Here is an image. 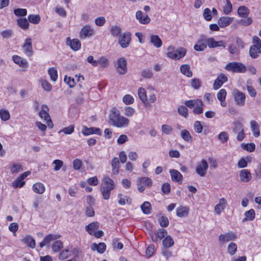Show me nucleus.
<instances>
[{
	"label": "nucleus",
	"mask_w": 261,
	"mask_h": 261,
	"mask_svg": "<svg viewBox=\"0 0 261 261\" xmlns=\"http://www.w3.org/2000/svg\"><path fill=\"white\" fill-rule=\"evenodd\" d=\"M109 119L112 125L119 128L126 127L129 124V120L121 115L120 111L115 108L111 110Z\"/></svg>",
	"instance_id": "obj_1"
},
{
	"label": "nucleus",
	"mask_w": 261,
	"mask_h": 261,
	"mask_svg": "<svg viewBox=\"0 0 261 261\" xmlns=\"http://www.w3.org/2000/svg\"><path fill=\"white\" fill-rule=\"evenodd\" d=\"M115 185L113 180L108 176H105L102 179V184L100 187V191L103 198L109 199L111 192L115 188Z\"/></svg>",
	"instance_id": "obj_2"
},
{
	"label": "nucleus",
	"mask_w": 261,
	"mask_h": 261,
	"mask_svg": "<svg viewBox=\"0 0 261 261\" xmlns=\"http://www.w3.org/2000/svg\"><path fill=\"white\" fill-rule=\"evenodd\" d=\"M187 52L184 47H179L177 49L173 45H169L167 48L166 56L172 60H179L184 57Z\"/></svg>",
	"instance_id": "obj_3"
},
{
	"label": "nucleus",
	"mask_w": 261,
	"mask_h": 261,
	"mask_svg": "<svg viewBox=\"0 0 261 261\" xmlns=\"http://www.w3.org/2000/svg\"><path fill=\"white\" fill-rule=\"evenodd\" d=\"M185 105L190 109L193 108V113L195 114L199 115L203 113V103L200 99L187 100L185 102Z\"/></svg>",
	"instance_id": "obj_4"
},
{
	"label": "nucleus",
	"mask_w": 261,
	"mask_h": 261,
	"mask_svg": "<svg viewBox=\"0 0 261 261\" xmlns=\"http://www.w3.org/2000/svg\"><path fill=\"white\" fill-rule=\"evenodd\" d=\"M253 45L249 49V55L253 59L257 58L259 54H261V40L257 36H254L252 38Z\"/></svg>",
	"instance_id": "obj_5"
},
{
	"label": "nucleus",
	"mask_w": 261,
	"mask_h": 261,
	"mask_svg": "<svg viewBox=\"0 0 261 261\" xmlns=\"http://www.w3.org/2000/svg\"><path fill=\"white\" fill-rule=\"evenodd\" d=\"M87 62L94 67L99 66L102 68H106L109 65L108 59L103 56L99 58L97 60H94L92 56H89L87 58Z\"/></svg>",
	"instance_id": "obj_6"
},
{
	"label": "nucleus",
	"mask_w": 261,
	"mask_h": 261,
	"mask_svg": "<svg viewBox=\"0 0 261 261\" xmlns=\"http://www.w3.org/2000/svg\"><path fill=\"white\" fill-rule=\"evenodd\" d=\"M225 68L227 71L238 73H243L247 70L246 67L243 64L236 62L228 63Z\"/></svg>",
	"instance_id": "obj_7"
},
{
	"label": "nucleus",
	"mask_w": 261,
	"mask_h": 261,
	"mask_svg": "<svg viewBox=\"0 0 261 261\" xmlns=\"http://www.w3.org/2000/svg\"><path fill=\"white\" fill-rule=\"evenodd\" d=\"M208 168V165L206 160L203 159L196 166V172L201 177H204Z\"/></svg>",
	"instance_id": "obj_8"
},
{
	"label": "nucleus",
	"mask_w": 261,
	"mask_h": 261,
	"mask_svg": "<svg viewBox=\"0 0 261 261\" xmlns=\"http://www.w3.org/2000/svg\"><path fill=\"white\" fill-rule=\"evenodd\" d=\"M233 96L237 105L240 106L245 105L246 99L245 93L238 90H235L233 92Z\"/></svg>",
	"instance_id": "obj_9"
},
{
	"label": "nucleus",
	"mask_w": 261,
	"mask_h": 261,
	"mask_svg": "<svg viewBox=\"0 0 261 261\" xmlns=\"http://www.w3.org/2000/svg\"><path fill=\"white\" fill-rule=\"evenodd\" d=\"M116 68L119 74L123 75L127 72L126 61L124 58H120L117 60Z\"/></svg>",
	"instance_id": "obj_10"
},
{
	"label": "nucleus",
	"mask_w": 261,
	"mask_h": 261,
	"mask_svg": "<svg viewBox=\"0 0 261 261\" xmlns=\"http://www.w3.org/2000/svg\"><path fill=\"white\" fill-rule=\"evenodd\" d=\"M207 47L206 37L204 35L200 36L194 48L196 51H201L204 50Z\"/></svg>",
	"instance_id": "obj_11"
},
{
	"label": "nucleus",
	"mask_w": 261,
	"mask_h": 261,
	"mask_svg": "<svg viewBox=\"0 0 261 261\" xmlns=\"http://www.w3.org/2000/svg\"><path fill=\"white\" fill-rule=\"evenodd\" d=\"M237 238V235L234 232H229L224 234H220L219 237V241L221 244H224L226 242L234 241Z\"/></svg>",
	"instance_id": "obj_12"
},
{
	"label": "nucleus",
	"mask_w": 261,
	"mask_h": 261,
	"mask_svg": "<svg viewBox=\"0 0 261 261\" xmlns=\"http://www.w3.org/2000/svg\"><path fill=\"white\" fill-rule=\"evenodd\" d=\"M227 204V200L224 198H221L219 200V203L214 207L215 214L220 215L225 210Z\"/></svg>",
	"instance_id": "obj_13"
},
{
	"label": "nucleus",
	"mask_w": 261,
	"mask_h": 261,
	"mask_svg": "<svg viewBox=\"0 0 261 261\" xmlns=\"http://www.w3.org/2000/svg\"><path fill=\"white\" fill-rule=\"evenodd\" d=\"M32 44V39L30 38H28L25 40L22 45L23 53L28 57H31L33 54Z\"/></svg>",
	"instance_id": "obj_14"
},
{
	"label": "nucleus",
	"mask_w": 261,
	"mask_h": 261,
	"mask_svg": "<svg viewBox=\"0 0 261 261\" xmlns=\"http://www.w3.org/2000/svg\"><path fill=\"white\" fill-rule=\"evenodd\" d=\"M135 16L136 19L142 24H147L151 21L149 17L145 14L142 11H137Z\"/></svg>",
	"instance_id": "obj_15"
},
{
	"label": "nucleus",
	"mask_w": 261,
	"mask_h": 261,
	"mask_svg": "<svg viewBox=\"0 0 261 261\" xmlns=\"http://www.w3.org/2000/svg\"><path fill=\"white\" fill-rule=\"evenodd\" d=\"M131 39L130 34L129 33H124L119 36L118 42L123 48L128 46Z\"/></svg>",
	"instance_id": "obj_16"
},
{
	"label": "nucleus",
	"mask_w": 261,
	"mask_h": 261,
	"mask_svg": "<svg viewBox=\"0 0 261 261\" xmlns=\"http://www.w3.org/2000/svg\"><path fill=\"white\" fill-rule=\"evenodd\" d=\"M82 133L83 135L87 136L92 134H96L100 136L101 135V131L100 128L97 127H87L86 126L83 127Z\"/></svg>",
	"instance_id": "obj_17"
},
{
	"label": "nucleus",
	"mask_w": 261,
	"mask_h": 261,
	"mask_svg": "<svg viewBox=\"0 0 261 261\" xmlns=\"http://www.w3.org/2000/svg\"><path fill=\"white\" fill-rule=\"evenodd\" d=\"M60 237L61 236L59 234H49L47 235L44 237L43 241L40 243L39 246L41 248H42L44 246H48L51 241L56 240Z\"/></svg>",
	"instance_id": "obj_18"
},
{
	"label": "nucleus",
	"mask_w": 261,
	"mask_h": 261,
	"mask_svg": "<svg viewBox=\"0 0 261 261\" xmlns=\"http://www.w3.org/2000/svg\"><path fill=\"white\" fill-rule=\"evenodd\" d=\"M207 46L210 48L216 47H226V43L223 41H216L213 38L206 37Z\"/></svg>",
	"instance_id": "obj_19"
},
{
	"label": "nucleus",
	"mask_w": 261,
	"mask_h": 261,
	"mask_svg": "<svg viewBox=\"0 0 261 261\" xmlns=\"http://www.w3.org/2000/svg\"><path fill=\"white\" fill-rule=\"evenodd\" d=\"M227 77L224 74H220L213 84V88L217 90L220 88L222 85L227 81Z\"/></svg>",
	"instance_id": "obj_20"
},
{
	"label": "nucleus",
	"mask_w": 261,
	"mask_h": 261,
	"mask_svg": "<svg viewBox=\"0 0 261 261\" xmlns=\"http://www.w3.org/2000/svg\"><path fill=\"white\" fill-rule=\"evenodd\" d=\"M94 31L90 25L84 26L80 32V37L82 39H85L93 35Z\"/></svg>",
	"instance_id": "obj_21"
},
{
	"label": "nucleus",
	"mask_w": 261,
	"mask_h": 261,
	"mask_svg": "<svg viewBox=\"0 0 261 261\" xmlns=\"http://www.w3.org/2000/svg\"><path fill=\"white\" fill-rule=\"evenodd\" d=\"M233 19V17L227 16L222 17L219 19L218 23L220 27L226 28L232 22Z\"/></svg>",
	"instance_id": "obj_22"
},
{
	"label": "nucleus",
	"mask_w": 261,
	"mask_h": 261,
	"mask_svg": "<svg viewBox=\"0 0 261 261\" xmlns=\"http://www.w3.org/2000/svg\"><path fill=\"white\" fill-rule=\"evenodd\" d=\"M169 172L173 181H176L179 184L182 182V175L178 171L175 169H170Z\"/></svg>",
	"instance_id": "obj_23"
},
{
	"label": "nucleus",
	"mask_w": 261,
	"mask_h": 261,
	"mask_svg": "<svg viewBox=\"0 0 261 261\" xmlns=\"http://www.w3.org/2000/svg\"><path fill=\"white\" fill-rule=\"evenodd\" d=\"M138 94L140 99L144 103L145 107H147L150 106L149 102H148L147 98L146 90L145 89L143 88H139Z\"/></svg>",
	"instance_id": "obj_24"
},
{
	"label": "nucleus",
	"mask_w": 261,
	"mask_h": 261,
	"mask_svg": "<svg viewBox=\"0 0 261 261\" xmlns=\"http://www.w3.org/2000/svg\"><path fill=\"white\" fill-rule=\"evenodd\" d=\"M67 44L74 50H78L81 48V43L77 39L70 40L69 38L67 39Z\"/></svg>",
	"instance_id": "obj_25"
},
{
	"label": "nucleus",
	"mask_w": 261,
	"mask_h": 261,
	"mask_svg": "<svg viewBox=\"0 0 261 261\" xmlns=\"http://www.w3.org/2000/svg\"><path fill=\"white\" fill-rule=\"evenodd\" d=\"M240 180L245 182L249 181L251 178V174L250 172L247 169H243L240 172Z\"/></svg>",
	"instance_id": "obj_26"
},
{
	"label": "nucleus",
	"mask_w": 261,
	"mask_h": 261,
	"mask_svg": "<svg viewBox=\"0 0 261 261\" xmlns=\"http://www.w3.org/2000/svg\"><path fill=\"white\" fill-rule=\"evenodd\" d=\"M12 60L15 64L18 65L21 67H27L28 66L27 61L17 55L13 56Z\"/></svg>",
	"instance_id": "obj_27"
},
{
	"label": "nucleus",
	"mask_w": 261,
	"mask_h": 261,
	"mask_svg": "<svg viewBox=\"0 0 261 261\" xmlns=\"http://www.w3.org/2000/svg\"><path fill=\"white\" fill-rule=\"evenodd\" d=\"M226 94V91L224 89H221L217 93V98L220 101L221 106L223 107L226 106V103L225 101Z\"/></svg>",
	"instance_id": "obj_28"
},
{
	"label": "nucleus",
	"mask_w": 261,
	"mask_h": 261,
	"mask_svg": "<svg viewBox=\"0 0 261 261\" xmlns=\"http://www.w3.org/2000/svg\"><path fill=\"white\" fill-rule=\"evenodd\" d=\"M112 172L117 175L119 172L120 162L117 158H114L111 161Z\"/></svg>",
	"instance_id": "obj_29"
},
{
	"label": "nucleus",
	"mask_w": 261,
	"mask_h": 261,
	"mask_svg": "<svg viewBox=\"0 0 261 261\" xmlns=\"http://www.w3.org/2000/svg\"><path fill=\"white\" fill-rule=\"evenodd\" d=\"M180 71L182 74L188 77H191L193 75L190 66L188 64L181 65L180 67Z\"/></svg>",
	"instance_id": "obj_30"
},
{
	"label": "nucleus",
	"mask_w": 261,
	"mask_h": 261,
	"mask_svg": "<svg viewBox=\"0 0 261 261\" xmlns=\"http://www.w3.org/2000/svg\"><path fill=\"white\" fill-rule=\"evenodd\" d=\"M250 127L251 130L253 132V135L255 137H258L260 135L259 126L256 121L255 120H251L250 122Z\"/></svg>",
	"instance_id": "obj_31"
},
{
	"label": "nucleus",
	"mask_w": 261,
	"mask_h": 261,
	"mask_svg": "<svg viewBox=\"0 0 261 261\" xmlns=\"http://www.w3.org/2000/svg\"><path fill=\"white\" fill-rule=\"evenodd\" d=\"M189 212V208L187 206H180L176 208V215L179 217L187 216Z\"/></svg>",
	"instance_id": "obj_32"
},
{
	"label": "nucleus",
	"mask_w": 261,
	"mask_h": 261,
	"mask_svg": "<svg viewBox=\"0 0 261 261\" xmlns=\"http://www.w3.org/2000/svg\"><path fill=\"white\" fill-rule=\"evenodd\" d=\"M48 111V107L46 105H43L41 107V110L39 113V115L42 119L47 120L50 117Z\"/></svg>",
	"instance_id": "obj_33"
},
{
	"label": "nucleus",
	"mask_w": 261,
	"mask_h": 261,
	"mask_svg": "<svg viewBox=\"0 0 261 261\" xmlns=\"http://www.w3.org/2000/svg\"><path fill=\"white\" fill-rule=\"evenodd\" d=\"M91 249L93 250H97L99 253H102L106 249V245L104 243H100L98 244L96 243L92 244Z\"/></svg>",
	"instance_id": "obj_34"
},
{
	"label": "nucleus",
	"mask_w": 261,
	"mask_h": 261,
	"mask_svg": "<svg viewBox=\"0 0 261 261\" xmlns=\"http://www.w3.org/2000/svg\"><path fill=\"white\" fill-rule=\"evenodd\" d=\"M245 218L243 219L242 222H245L246 221H252L255 218V213L253 209H250L246 211L245 214Z\"/></svg>",
	"instance_id": "obj_35"
},
{
	"label": "nucleus",
	"mask_w": 261,
	"mask_h": 261,
	"mask_svg": "<svg viewBox=\"0 0 261 261\" xmlns=\"http://www.w3.org/2000/svg\"><path fill=\"white\" fill-rule=\"evenodd\" d=\"M150 42L156 48H159L162 45V41L159 36L152 35L150 37Z\"/></svg>",
	"instance_id": "obj_36"
},
{
	"label": "nucleus",
	"mask_w": 261,
	"mask_h": 261,
	"mask_svg": "<svg viewBox=\"0 0 261 261\" xmlns=\"http://www.w3.org/2000/svg\"><path fill=\"white\" fill-rule=\"evenodd\" d=\"M33 190L35 193L42 194L45 192V187L42 183L37 182L34 184Z\"/></svg>",
	"instance_id": "obj_37"
},
{
	"label": "nucleus",
	"mask_w": 261,
	"mask_h": 261,
	"mask_svg": "<svg viewBox=\"0 0 261 261\" xmlns=\"http://www.w3.org/2000/svg\"><path fill=\"white\" fill-rule=\"evenodd\" d=\"M99 228V223L97 222H92L86 227V230L90 234H92L94 231Z\"/></svg>",
	"instance_id": "obj_38"
},
{
	"label": "nucleus",
	"mask_w": 261,
	"mask_h": 261,
	"mask_svg": "<svg viewBox=\"0 0 261 261\" xmlns=\"http://www.w3.org/2000/svg\"><path fill=\"white\" fill-rule=\"evenodd\" d=\"M244 129V127L242 123L239 121H235L232 123V130L234 134H237L238 132Z\"/></svg>",
	"instance_id": "obj_39"
},
{
	"label": "nucleus",
	"mask_w": 261,
	"mask_h": 261,
	"mask_svg": "<svg viewBox=\"0 0 261 261\" xmlns=\"http://www.w3.org/2000/svg\"><path fill=\"white\" fill-rule=\"evenodd\" d=\"M21 242L32 248H34L35 247V241L30 236H27L23 239H22Z\"/></svg>",
	"instance_id": "obj_40"
},
{
	"label": "nucleus",
	"mask_w": 261,
	"mask_h": 261,
	"mask_svg": "<svg viewBox=\"0 0 261 261\" xmlns=\"http://www.w3.org/2000/svg\"><path fill=\"white\" fill-rule=\"evenodd\" d=\"M17 25L22 29L27 30L29 28V23L26 18H22L18 19L17 20Z\"/></svg>",
	"instance_id": "obj_41"
},
{
	"label": "nucleus",
	"mask_w": 261,
	"mask_h": 261,
	"mask_svg": "<svg viewBox=\"0 0 261 261\" xmlns=\"http://www.w3.org/2000/svg\"><path fill=\"white\" fill-rule=\"evenodd\" d=\"M249 13L248 8L245 6H242L239 7L238 9V15L243 18H246L248 16Z\"/></svg>",
	"instance_id": "obj_42"
},
{
	"label": "nucleus",
	"mask_w": 261,
	"mask_h": 261,
	"mask_svg": "<svg viewBox=\"0 0 261 261\" xmlns=\"http://www.w3.org/2000/svg\"><path fill=\"white\" fill-rule=\"evenodd\" d=\"M162 243L165 248H168L173 246L174 243L170 236H166L163 239Z\"/></svg>",
	"instance_id": "obj_43"
},
{
	"label": "nucleus",
	"mask_w": 261,
	"mask_h": 261,
	"mask_svg": "<svg viewBox=\"0 0 261 261\" xmlns=\"http://www.w3.org/2000/svg\"><path fill=\"white\" fill-rule=\"evenodd\" d=\"M10 170L12 173H15L22 171L23 168L21 164L14 163L10 166Z\"/></svg>",
	"instance_id": "obj_44"
},
{
	"label": "nucleus",
	"mask_w": 261,
	"mask_h": 261,
	"mask_svg": "<svg viewBox=\"0 0 261 261\" xmlns=\"http://www.w3.org/2000/svg\"><path fill=\"white\" fill-rule=\"evenodd\" d=\"M28 21L33 24H38L41 20L40 16L38 14L36 15H29L28 16Z\"/></svg>",
	"instance_id": "obj_45"
},
{
	"label": "nucleus",
	"mask_w": 261,
	"mask_h": 261,
	"mask_svg": "<svg viewBox=\"0 0 261 261\" xmlns=\"http://www.w3.org/2000/svg\"><path fill=\"white\" fill-rule=\"evenodd\" d=\"M143 213L145 214H149L150 213L151 206L150 202L148 201L144 202L141 206Z\"/></svg>",
	"instance_id": "obj_46"
},
{
	"label": "nucleus",
	"mask_w": 261,
	"mask_h": 261,
	"mask_svg": "<svg viewBox=\"0 0 261 261\" xmlns=\"http://www.w3.org/2000/svg\"><path fill=\"white\" fill-rule=\"evenodd\" d=\"M48 73L53 81L55 82L57 81L58 79V72L57 70L55 68H49L48 70Z\"/></svg>",
	"instance_id": "obj_47"
},
{
	"label": "nucleus",
	"mask_w": 261,
	"mask_h": 261,
	"mask_svg": "<svg viewBox=\"0 0 261 261\" xmlns=\"http://www.w3.org/2000/svg\"><path fill=\"white\" fill-rule=\"evenodd\" d=\"M121 27L118 25H113L110 29L111 34L114 37L118 36L121 33Z\"/></svg>",
	"instance_id": "obj_48"
},
{
	"label": "nucleus",
	"mask_w": 261,
	"mask_h": 261,
	"mask_svg": "<svg viewBox=\"0 0 261 261\" xmlns=\"http://www.w3.org/2000/svg\"><path fill=\"white\" fill-rule=\"evenodd\" d=\"M122 196V194H119L118 197H120V199L118 201V203L121 205H124L126 203L130 204L132 203V199L131 198L126 196L124 198H121V196Z\"/></svg>",
	"instance_id": "obj_49"
},
{
	"label": "nucleus",
	"mask_w": 261,
	"mask_h": 261,
	"mask_svg": "<svg viewBox=\"0 0 261 261\" xmlns=\"http://www.w3.org/2000/svg\"><path fill=\"white\" fill-rule=\"evenodd\" d=\"M181 138L186 142H192V137L188 130L184 129L181 132Z\"/></svg>",
	"instance_id": "obj_50"
},
{
	"label": "nucleus",
	"mask_w": 261,
	"mask_h": 261,
	"mask_svg": "<svg viewBox=\"0 0 261 261\" xmlns=\"http://www.w3.org/2000/svg\"><path fill=\"white\" fill-rule=\"evenodd\" d=\"M243 149L247 150L249 152L253 151L255 149V145L253 143L248 144H242L241 145Z\"/></svg>",
	"instance_id": "obj_51"
},
{
	"label": "nucleus",
	"mask_w": 261,
	"mask_h": 261,
	"mask_svg": "<svg viewBox=\"0 0 261 261\" xmlns=\"http://www.w3.org/2000/svg\"><path fill=\"white\" fill-rule=\"evenodd\" d=\"M0 117L3 121H7L10 119V115L8 111L2 109L0 110Z\"/></svg>",
	"instance_id": "obj_52"
},
{
	"label": "nucleus",
	"mask_w": 261,
	"mask_h": 261,
	"mask_svg": "<svg viewBox=\"0 0 261 261\" xmlns=\"http://www.w3.org/2000/svg\"><path fill=\"white\" fill-rule=\"evenodd\" d=\"M228 252L231 255H234L237 250V245L234 243H230L228 246Z\"/></svg>",
	"instance_id": "obj_53"
},
{
	"label": "nucleus",
	"mask_w": 261,
	"mask_h": 261,
	"mask_svg": "<svg viewBox=\"0 0 261 261\" xmlns=\"http://www.w3.org/2000/svg\"><path fill=\"white\" fill-rule=\"evenodd\" d=\"M74 130V126L73 125H70L67 127H64L63 129L60 130L59 132V133L61 132H63L66 135L71 134L73 133Z\"/></svg>",
	"instance_id": "obj_54"
},
{
	"label": "nucleus",
	"mask_w": 261,
	"mask_h": 261,
	"mask_svg": "<svg viewBox=\"0 0 261 261\" xmlns=\"http://www.w3.org/2000/svg\"><path fill=\"white\" fill-rule=\"evenodd\" d=\"M123 101L125 105H131L134 103V99L132 95L126 94L123 96Z\"/></svg>",
	"instance_id": "obj_55"
},
{
	"label": "nucleus",
	"mask_w": 261,
	"mask_h": 261,
	"mask_svg": "<svg viewBox=\"0 0 261 261\" xmlns=\"http://www.w3.org/2000/svg\"><path fill=\"white\" fill-rule=\"evenodd\" d=\"M135 110L134 108L127 107L124 109V115L128 117H133L135 114Z\"/></svg>",
	"instance_id": "obj_56"
},
{
	"label": "nucleus",
	"mask_w": 261,
	"mask_h": 261,
	"mask_svg": "<svg viewBox=\"0 0 261 261\" xmlns=\"http://www.w3.org/2000/svg\"><path fill=\"white\" fill-rule=\"evenodd\" d=\"M62 247L63 243L61 241H56L52 245V249L55 252H58Z\"/></svg>",
	"instance_id": "obj_57"
},
{
	"label": "nucleus",
	"mask_w": 261,
	"mask_h": 261,
	"mask_svg": "<svg viewBox=\"0 0 261 261\" xmlns=\"http://www.w3.org/2000/svg\"><path fill=\"white\" fill-rule=\"evenodd\" d=\"M140 184H144L148 187L151 186L152 185L151 179L147 177L140 178L138 180Z\"/></svg>",
	"instance_id": "obj_58"
},
{
	"label": "nucleus",
	"mask_w": 261,
	"mask_h": 261,
	"mask_svg": "<svg viewBox=\"0 0 261 261\" xmlns=\"http://www.w3.org/2000/svg\"><path fill=\"white\" fill-rule=\"evenodd\" d=\"M178 113L180 115L185 118H187L188 116V109L185 106L179 107L178 108Z\"/></svg>",
	"instance_id": "obj_59"
},
{
	"label": "nucleus",
	"mask_w": 261,
	"mask_h": 261,
	"mask_svg": "<svg viewBox=\"0 0 261 261\" xmlns=\"http://www.w3.org/2000/svg\"><path fill=\"white\" fill-rule=\"evenodd\" d=\"M41 84L42 88L46 91H50L52 89L50 84L45 80H41Z\"/></svg>",
	"instance_id": "obj_60"
},
{
	"label": "nucleus",
	"mask_w": 261,
	"mask_h": 261,
	"mask_svg": "<svg viewBox=\"0 0 261 261\" xmlns=\"http://www.w3.org/2000/svg\"><path fill=\"white\" fill-rule=\"evenodd\" d=\"M232 10V5L229 0H226V5L223 8V12L225 14H229Z\"/></svg>",
	"instance_id": "obj_61"
},
{
	"label": "nucleus",
	"mask_w": 261,
	"mask_h": 261,
	"mask_svg": "<svg viewBox=\"0 0 261 261\" xmlns=\"http://www.w3.org/2000/svg\"><path fill=\"white\" fill-rule=\"evenodd\" d=\"M201 84L200 80L197 78L193 79L191 82V86L195 89H199L201 86Z\"/></svg>",
	"instance_id": "obj_62"
},
{
	"label": "nucleus",
	"mask_w": 261,
	"mask_h": 261,
	"mask_svg": "<svg viewBox=\"0 0 261 261\" xmlns=\"http://www.w3.org/2000/svg\"><path fill=\"white\" fill-rule=\"evenodd\" d=\"M14 14L17 16H24L27 14V11L25 9H16L14 11Z\"/></svg>",
	"instance_id": "obj_63"
},
{
	"label": "nucleus",
	"mask_w": 261,
	"mask_h": 261,
	"mask_svg": "<svg viewBox=\"0 0 261 261\" xmlns=\"http://www.w3.org/2000/svg\"><path fill=\"white\" fill-rule=\"evenodd\" d=\"M159 221L160 225L162 227H167L169 225V220L166 217L162 216L159 219Z\"/></svg>",
	"instance_id": "obj_64"
}]
</instances>
